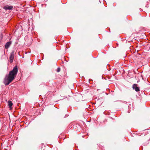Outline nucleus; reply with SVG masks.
<instances>
[{
	"instance_id": "obj_1",
	"label": "nucleus",
	"mask_w": 150,
	"mask_h": 150,
	"mask_svg": "<svg viewBox=\"0 0 150 150\" xmlns=\"http://www.w3.org/2000/svg\"><path fill=\"white\" fill-rule=\"evenodd\" d=\"M18 72V67L16 66L13 70L10 71L8 75H6L4 80V83L6 85H8L16 76Z\"/></svg>"
},
{
	"instance_id": "obj_2",
	"label": "nucleus",
	"mask_w": 150,
	"mask_h": 150,
	"mask_svg": "<svg viewBox=\"0 0 150 150\" xmlns=\"http://www.w3.org/2000/svg\"><path fill=\"white\" fill-rule=\"evenodd\" d=\"M14 53L15 52L14 50L12 51V52L11 53L9 57L10 62L11 63L13 61Z\"/></svg>"
},
{
	"instance_id": "obj_3",
	"label": "nucleus",
	"mask_w": 150,
	"mask_h": 150,
	"mask_svg": "<svg viewBox=\"0 0 150 150\" xmlns=\"http://www.w3.org/2000/svg\"><path fill=\"white\" fill-rule=\"evenodd\" d=\"M13 6H12L6 5L3 7V8L5 10H11L13 9Z\"/></svg>"
},
{
	"instance_id": "obj_4",
	"label": "nucleus",
	"mask_w": 150,
	"mask_h": 150,
	"mask_svg": "<svg viewBox=\"0 0 150 150\" xmlns=\"http://www.w3.org/2000/svg\"><path fill=\"white\" fill-rule=\"evenodd\" d=\"M133 89L135 90L136 92H138L140 91L139 88L137 86L136 84H134L132 86Z\"/></svg>"
},
{
	"instance_id": "obj_5",
	"label": "nucleus",
	"mask_w": 150,
	"mask_h": 150,
	"mask_svg": "<svg viewBox=\"0 0 150 150\" xmlns=\"http://www.w3.org/2000/svg\"><path fill=\"white\" fill-rule=\"evenodd\" d=\"M11 44V41L7 42L5 45V48L6 49H8Z\"/></svg>"
},
{
	"instance_id": "obj_6",
	"label": "nucleus",
	"mask_w": 150,
	"mask_h": 150,
	"mask_svg": "<svg viewBox=\"0 0 150 150\" xmlns=\"http://www.w3.org/2000/svg\"><path fill=\"white\" fill-rule=\"evenodd\" d=\"M8 105L10 108H11L13 105V103L10 100H9L8 102Z\"/></svg>"
},
{
	"instance_id": "obj_7",
	"label": "nucleus",
	"mask_w": 150,
	"mask_h": 150,
	"mask_svg": "<svg viewBox=\"0 0 150 150\" xmlns=\"http://www.w3.org/2000/svg\"><path fill=\"white\" fill-rule=\"evenodd\" d=\"M60 71V67H58L57 68V72H59Z\"/></svg>"
}]
</instances>
